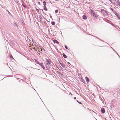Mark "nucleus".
<instances>
[{
	"mask_svg": "<svg viewBox=\"0 0 120 120\" xmlns=\"http://www.w3.org/2000/svg\"><path fill=\"white\" fill-rule=\"evenodd\" d=\"M51 63V62L50 60L48 59H46L45 66L48 69L49 68Z\"/></svg>",
	"mask_w": 120,
	"mask_h": 120,
	"instance_id": "1",
	"label": "nucleus"
},
{
	"mask_svg": "<svg viewBox=\"0 0 120 120\" xmlns=\"http://www.w3.org/2000/svg\"><path fill=\"white\" fill-rule=\"evenodd\" d=\"M90 12L94 17L96 18L97 17V15L96 14L95 12L93 10H91Z\"/></svg>",
	"mask_w": 120,
	"mask_h": 120,
	"instance_id": "2",
	"label": "nucleus"
},
{
	"mask_svg": "<svg viewBox=\"0 0 120 120\" xmlns=\"http://www.w3.org/2000/svg\"><path fill=\"white\" fill-rule=\"evenodd\" d=\"M57 68L58 69L60 70V71H63V70H62V68L59 65H57Z\"/></svg>",
	"mask_w": 120,
	"mask_h": 120,
	"instance_id": "3",
	"label": "nucleus"
},
{
	"mask_svg": "<svg viewBox=\"0 0 120 120\" xmlns=\"http://www.w3.org/2000/svg\"><path fill=\"white\" fill-rule=\"evenodd\" d=\"M116 15V16L119 19H120V16L119 14L116 12L115 13Z\"/></svg>",
	"mask_w": 120,
	"mask_h": 120,
	"instance_id": "4",
	"label": "nucleus"
},
{
	"mask_svg": "<svg viewBox=\"0 0 120 120\" xmlns=\"http://www.w3.org/2000/svg\"><path fill=\"white\" fill-rule=\"evenodd\" d=\"M101 12H102L104 14H106L107 13V12L105 11V10L103 9L101 10Z\"/></svg>",
	"mask_w": 120,
	"mask_h": 120,
	"instance_id": "5",
	"label": "nucleus"
},
{
	"mask_svg": "<svg viewBox=\"0 0 120 120\" xmlns=\"http://www.w3.org/2000/svg\"><path fill=\"white\" fill-rule=\"evenodd\" d=\"M101 111L102 113H104L105 111V109L104 108H102L101 110Z\"/></svg>",
	"mask_w": 120,
	"mask_h": 120,
	"instance_id": "6",
	"label": "nucleus"
},
{
	"mask_svg": "<svg viewBox=\"0 0 120 120\" xmlns=\"http://www.w3.org/2000/svg\"><path fill=\"white\" fill-rule=\"evenodd\" d=\"M13 24L14 25V26H15L16 27H18V25H17V23L15 22V21H14L13 22Z\"/></svg>",
	"mask_w": 120,
	"mask_h": 120,
	"instance_id": "7",
	"label": "nucleus"
},
{
	"mask_svg": "<svg viewBox=\"0 0 120 120\" xmlns=\"http://www.w3.org/2000/svg\"><path fill=\"white\" fill-rule=\"evenodd\" d=\"M116 1L117 3V6L118 5L119 6H120V2L119 1V0H116Z\"/></svg>",
	"mask_w": 120,
	"mask_h": 120,
	"instance_id": "8",
	"label": "nucleus"
},
{
	"mask_svg": "<svg viewBox=\"0 0 120 120\" xmlns=\"http://www.w3.org/2000/svg\"><path fill=\"white\" fill-rule=\"evenodd\" d=\"M43 8H46V2L45 1L43 2Z\"/></svg>",
	"mask_w": 120,
	"mask_h": 120,
	"instance_id": "9",
	"label": "nucleus"
},
{
	"mask_svg": "<svg viewBox=\"0 0 120 120\" xmlns=\"http://www.w3.org/2000/svg\"><path fill=\"white\" fill-rule=\"evenodd\" d=\"M86 80L87 82H88L90 80L87 77H86Z\"/></svg>",
	"mask_w": 120,
	"mask_h": 120,
	"instance_id": "10",
	"label": "nucleus"
},
{
	"mask_svg": "<svg viewBox=\"0 0 120 120\" xmlns=\"http://www.w3.org/2000/svg\"><path fill=\"white\" fill-rule=\"evenodd\" d=\"M82 18L84 19L85 20H86L87 19L86 16L85 15H84L83 16Z\"/></svg>",
	"mask_w": 120,
	"mask_h": 120,
	"instance_id": "11",
	"label": "nucleus"
},
{
	"mask_svg": "<svg viewBox=\"0 0 120 120\" xmlns=\"http://www.w3.org/2000/svg\"><path fill=\"white\" fill-rule=\"evenodd\" d=\"M43 50H44V49L43 48H41L40 49H38V51L39 52H40V51H42Z\"/></svg>",
	"mask_w": 120,
	"mask_h": 120,
	"instance_id": "12",
	"label": "nucleus"
},
{
	"mask_svg": "<svg viewBox=\"0 0 120 120\" xmlns=\"http://www.w3.org/2000/svg\"><path fill=\"white\" fill-rule=\"evenodd\" d=\"M62 55L65 58H67V56L65 55L64 53L62 54Z\"/></svg>",
	"mask_w": 120,
	"mask_h": 120,
	"instance_id": "13",
	"label": "nucleus"
},
{
	"mask_svg": "<svg viewBox=\"0 0 120 120\" xmlns=\"http://www.w3.org/2000/svg\"><path fill=\"white\" fill-rule=\"evenodd\" d=\"M35 60V62L36 64H39V62L37 61L35 59H34Z\"/></svg>",
	"mask_w": 120,
	"mask_h": 120,
	"instance_id": "14",
	"label": "nucleus"
},
{
	"mask_svg": "<svg viewBox=\"0 0 120 120\" xmlns=\"http://www.w3.org/2000/svg\"><path fill=\"white\" fill-rule=\"evenodd\" d=\"M62 66L64 68H66V66L64 64H62Z\"/></svg>",
	"mask_w": 120,
	"mask_h": 120,
	"instance_id": "15",
	"label": "nucleus"
},
{
	"mask_svg": "<svg viewBox=\"0 0 120 120\" xmlns=\"http://www.w3.org/2000/svg\"><path fill=\"white\" fill-rule=\"evenodd\" d=\"M51 23L52 25H54L55 24V22H51Z\"/></svg>",
	"mask_w": 120,
	"mask_h": 120,
	"instance_id": "16",
	"label": "nucleus"
},
{
	"mask_svg": "<svg viewBox=\"0 0 120 120\" xmlns=\"http://www.w3.org/2000/svg\"><path fill=\"white\" fill-rule=\"evenodd\" d=\"M33 42L34 43V44L36 46L38 45L37 44L36 42L35 41L34 42L33 41Z\"/></svg>",
	"mask_w": 120,
	"mask_h": 120,
	"instance_id": "17",
	"label": "nucleus"
},
{
	"mask_svg": "<svg viewBox=\"0 0 120 120\" xmlns=\"http://www.w3.org/2000/svg\"><path fill=\"white\" fill-rule=\"evenodd\" d=\"M54 43H57V44H58L59 43V42L56 40H55L54 41Z\"/></svg>",
	"mask_w": 120,
	"mask_h": 120,
	"instance_id": "18",
	"label": "nucleus"
},
{
	"mask_svg": "<svg viewBox=\"0 0 120 120\" xmlns=\"http://www.w3.org/2000/svg\"><path fill=\"white\" fill-rule=\"evenodd\" d=\"M39 64L41 67L42 66H43V64L42 63H39Z\"/></svg>",
	"mask_w": 120,
	"mask_h": 120,
	"instance_id": "19",
	"label": "nucleus"
},
{
	"mask_svg": "<svg viewBox=\"0 0 120 120\" xmlns=\"http://www.w3.org/2000/svg\"><path fill=\"white\" fill-rule=\"evenodd\" d=\"M44 9L45 11H47V8L46 7V8H44Z\"/></svg>",
	"mask_w": 120,
	"mask_h": 120,
	"instance_id": "20",
	"label": "nucleus"
},
{
	"mask_svg": "<svg viewBox=\"0 0 120 120\" xmlns=\"http://www.w3.org/2000/svg\"><path fill=\"white\" fill-rule=\"evenodd\" d=\"M77 102L78 103H79V104H81V105L82 104V103L81 102H79L78 100H77Z\"/></svg>",
	"mask_w": 120,
	"mask_h": 120,
	"instance_id": "21",
	"label": "nucleus"
},
{
	"mask_svg": "<svg viewBox=\"0 0 120 120\" xmlns=\"http://www.w3.org/2000/svg\"><path fill=\"white\" fill-rule=\"evenodd\" d=\"M58 12V10H56L55 11V12L56 13H57Z\"/></svg>",
	"mask_w": 120,
	"mask_h": 120,
	"instance_id": "22",
	"label": "nucleus"
},
{
	"mask_svg": "<svg viewBox=\"0 0 120 120\" xmlns=\"http://www.w3.org/2000/svg\"><path fill=\"white\" fill-rule=\"evenodd\" d=\"M64 47H65V48L66 49H68V47H67V46H66L65 45L64 46Z\"/></svg>",
	"mask_w": 120,
	"mask_h": 120,
	"instance_id": "23",
	"label": "nucleus"
},
{
	"mask_svg": "<svg viewBox=\"0 0 120 120\" xmlns=\"http://www.w3.org/2000/svg\"><path fill=\"white\" fill-rule=\"evenodd\" d=\"M67 63L69 65V66H70L71 65V64H70V63L69 62H67Z\"/></svg>",
	"mask_w": 120,
	"mask_h": 120,
	"instance_id": "24",
	"label": "nucleus"
},
{
	"mask_svg": "<svg viewBox=\"0 0 120 120\" xmlns=\"http://www.w3.org/2000/svg\"><path fill=\"white\" fill-rule=\"evenodd\" d=\"M22 6L24 8H26V6L25 5H24V4H22Z\"/></svg>",
	"mask_w": 120,
	"mask_h": 120,
	"instance_id": "25",
	"label": "nucleus"
},
{
	"mask_svg": "<svg viewBox=\"0 0 120 120\" xmlns=\"http://www.w3.org/2000/svg\"><path fill=\"white\" fill-rule=\"evenodd\" d=\"M42 68L44 69V70L45 69V67H44V65H43V66H42Z\"/></svg>",
	"mask_w": 120,
	"mask_h": 120,
	"instance_id": "26",
	"label": "nucleus"
},
{
	"mask_svg": "<svg viewBox=\"0 0 120 120\" xmlns=\"http://www.w3.org/2000/svg\"><path fill=\"white\" fill-rule=\"evenodd\" d=\"M39 19H40V20H41V19L42 18V17L40 15L39 17Z\"/></svg>",
	"mask_w": 120,
	"mask_h": 120,
	"instance_id": "27",
	"label": "nucleus"
},
{
	"mask_svg": "<svg viewBox=\"0 0 120 120\" xmlns=\"http://www.w3.org/2000/svg\"><path fill=\"white\" fill-rule=\"evenodd\" d=\"M109 1L111 2L112 3V1H113V0H109Z\"/></svg>",
	"mask_w": 120,
	"mask_h": 120,
	"instance_id": "28",
	"label": "nucleus"
},
{
	"mask_svg": "<svg viewBox=\"0 0 120 120\" xmlns=\"http://www.w3.org/2000/svg\"><path fill=\"white\" fill-rule=\"evenodd\" d=\"M59 62L60 64L62 66V64H63V63H61L60 62Z\"/></svg>",
	"mask_w": 120,
	"mask_h": 120,
	"instance_id": "29",
	"label": "nucleus"
},
{
	"mask_svg": "<svg viewBox=\"0 0 120 120\" xmlns=\"http://www.w3.org/2000/svg\"><path fill=\"white\" fill-rule=\"evenodd\" d=\"M10 55L11 56H10L11 58H13L12 57V56H11V54H10Z\"/></svg>",
	"mask_w": 120,
	"mask_h": 120,
	"instance_id": "30",
	"label": "nucleus"
},
{
	"mask_svg": "<svg viewBox=\"0 0 120 120\" xmlns=\"http://www.w3.org/2000/svg\"><path fill=\"white\" fill-rule=\"evenodd\" d=\"M36 10L38 12H39V10H38V9H36Z\"/></svg>",
	"mask_w": 120,
	"mask_h": 120,
	"instance_id": "31",
	"label": "nucleus"
},
{
	"mask_svg": "<svg viewBox=\"0 0 120 120\" xmlns=\"http://www.w3.org/2000/svg\"><path fill=\"white\" fill-rule=\"evenodd\" d=\"M110 9L112 11H113V9H112V8H110Z\"/></svg>",
	"mask_w": 120,
	"mask_h": 120,
	"instance_id": "32",
	"label": "nucleus"
},
{
	"mask_svg": "<svg viewBox=\"0 0 120 120\" xmlns=\"http://www.w3.org/2000/svg\"><path fill=\"white\" fill-rule=\"evenodd\" d=\"M8 11V13L9 14H11V13Z\"/></svg>",
	"mask_w": 120,
	"mask_h": 120,
	"instance_id": "33",
	"label": "nucleus"
},
{
	"mask_svg": "<svg viewBox=\"0 0 120 120\" xmlns=\"http://www.w3.org/2000/svg\"><path fill=\"white\" fill-rule=\"evenodd\" d=\"M54 0L56 1H58L59 0Z\"/></svg>",
	"mask_w": 120,
	"mask_h": 120,
	"instance_id": "34",
	"label": "nucleus"
},
{
	"mask_svg": "<svg viewBox=\"0 0 120 120\" xmlns=\"http://www.w3.org/2000/svg\"><path fill=\"white\" fill-rule=\"evenodd\" d=\"M74 99H76V98L75 97H74Z\"/></svg>",
	"mask_w": 120,
	"mask_h": 120,
	"instance_id": "35",
	"label": "nucleus"
},
{
	"mask_svg": "<svg viewBox=\"0 0 120 120\" xmlns=\"http://www.w3.org/2000/svg\"><path fill=\"white\" fill-rule=\"evenodd\" d=\"M38 3L39 4H40V3L39 2H38Z\"/></svg>",
	"mask_w": 120,
	"mask_h": 120,
	"instance_id": "36",
	"label": "nucleus"
},
{
	"mask_svg": "<svg viewBox=\"0 0 120 120\" xmlns=\"http://www.w3.org/2000/svg\"><path fill=\"white\" fill-rule=\"evenodd\" d=\"M52 69H53V68H52Z\"/></svg>",
	"mask_w": 120,
	"mask_h": 120,
	"instance_id": "37",
	"label": "nucleus"
}]
</instances>
